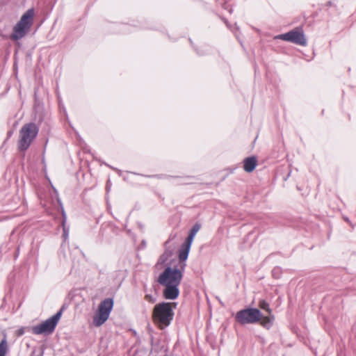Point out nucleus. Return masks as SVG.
Wrapping results in <instances>:
<instances>
[{
	"label": "nucleus",
	"mask_w": 356,
	"mask_h": 356,
	"mask_svg": "<svg viewBox=\"0 0 356 356\" xmlns=\"http://www.w3.org/2000/svg\"><path fill=\"white\" fill-rule=\"evenodd\" d=\"M181 268H172L168 266L159 275L157 282L164 286L163 296L167 300H175L179 295V286L183 277Z\"/></svg>",
	"instance_id": "nucleus-1"
},
{
	"label": "nucleus",
	"mask_w": 356,
	"mask_h": 356,
	"mask_svg": "<svg viewBox=\"0 0 356 356\" xmlns=\"http://www.w3.org/2000/svg\"><path fill=\"white\" fill-rule=\"evenodd\" d=\"M176 306L175 302H162L156 304L152 311V321L155 325L161 330L169 326L173 320V309Z\"/></svg>",
	"instance_id": "nucleus-2"
},
{
	"label": "nucleus",
	"mask_w": 356,
	"mask_h": 356,
	"mask_svg": "<svg viewBox=\"0 0 356 356\" xmlns=\"http://www.w3.org/2000/svg\"><path fill=\"white\" fill-rule=\"evenodd\" d=\"M34 15L33 8L29 9L22 15L20 20L13 27V32L10 35L11 40L17 41L26 35L33 24Z\"/></svg>",
	"instance_id": "nucleus-3"
},
{
	"label": "nucleus",
	"mask_w": 356,
	"mask_h": 356,
	"mask_svg": "<svg viewBox=\"0 0 356 356\" xmlns=\"http://www.w3.org/2000/svg\"><path fill=\"white\" fill-rule=\"evenodd\" d=\"M38 131L39 128L35 123L29 122L24 124L19 133V149L26 150L37 137Z\"/></svg>",
	"instance_id": "nucleus-4"
},
{
	"label": "nucleus",
	"mask_w": 356,
	"mask_h": 356,
	"mask_svg": "<svg viewBox=\"0 0 356 356\" xmlns=\"http://www.w3.org/2000/svg\"><path fill=\"white\" fill-rule=\"evenodd\" d=\"M113 307V300L111 298H106L99 303L98 310L93 317L95 326L99 327L107 321Z\"/></svg>",
	"instance_id": "nucleus-5"
},
{
	"label": "nucleus",
	"mask_w": 356,
	"mask_h": 356,
	"mask_svg": "<svg viewBox=\"0 0 356 356\" xmlns=\"http://www.w3.org/2000/svg\"><path fill=\"white\" fill-rule=\"evenodd\" d=\"M62 312L63 309H60L56 314L49 318L40 325L34 326L33 327V333L35 334H51L54 331L61 317Z\"/></svg>",
	"instance_id": "nucleus-6"
},
{
	"label": "nucleus",
	"mask_w": 356,
	"mask_h": 356,
	"mask_svg": "<svg viewBox=\"0 0 356 356\" xmlns=\"http://www.w3.org/2000/svg\"><path fill=\"white\" fill-rule=\"evenodd\" d=\"M235 318L240 324H254L261 318V312L256 308H248L238 311Z\"/></svg>",
	"instance_id": "nucleus-7"
},
{
	"label": "nucleus",
	"mask_w": 356,
	"mask_h": 356,
	"mask_svg": "<svg viewBox=\"0 0 356 356\" xmlns=\"http://www.w3.org/2000/svg\"><path fill=\"white\" fill-rule=\"evenodd\" d=\"M275 38L281 39L302 46L307 44V40L301 29H293L284 34L279 35Z\"/></svg>",
	"instance_id": "nucleus-8"
},
{
	"label": "nucleus",
	"mask_w": 356,
	"mask_h": 356,
	"mask_svg": "<svg viewBox=\"0 0 356 356\" xmlns=\"http://www.w3.org/2000/svg\"><path fill=\"white\" fill-rule=\"evenodd\" d=\"M169 241H167L165 243V251L159 257L158 261L156 264V267L158 269L170 266V264L168 263V261L173 254L174 248L169 245Z\"/></svg>",
	"instance_id": "nucleus-9"
},
{
	"label": "nucleus",
	"mask_w": 356,
	"mask_h": 356,
	"mask_svg": "<svg viewBox=\"0 0 356 356\" xmlns=\"http://www.w3.org/2000/svg\"><path fill=\"white\" fill-rule=\"evenodd\" d=\"M192 243H188V241H185L184 243L181 245V248L179 252V268L181 269L185 268L186 266V260L188 258V253L191 249Z\"/></svg>",
	"instance_id": "nucleus-10"
},
{
	"label": "nucleus",
	"mask_w": 356,
	"mask_h": 356,
	"mask_svg": "<svg viewBox=\"0 0 356 356\" xmlns=\"http://www.w3.org/2000/svg\"><path fill=\"white\" fill-rule=\"evenodd\" d=\"M257 164V161L256 157H248L243 161L244 170L247 172H251L255 169Z\"/></svg>",
	"instance_id": "nucleus-11"
},
{
	"label": "nucleus",
	"mask_w": 356,
	"mask_h": 356,
	"mask_svg": "<svg viewBox=\"0 0 356 356\" xmlns=\"http://www.w3.org/2000/svg\"><path fill=\"white\" fill-rule=\"evenodd\" d=\"M274 319V316L271 314L270 315L268 314V316L263 317L261 316L259 321H261L260 323L263 327L269 329L272 326Z\"/></svg>",
	"instance_id": "nucleus-12"
},
{
	"label": "nucleus",
	"mask_w": 356,
	"mask_h": 356,
	"mask_svg": "<svg viewBox=\"0 0 356 356\" xmlns=\"http://www.w3.org/2000/svg\"><path fill=\"white\" fill-rule=\"evenodd\" d=\"M200 229V225L196 223L195 224L193 227L191 228L190 233L186 238V241H188V243H192L193 241V238L195 236V234L197 233V232Z\"/></svg>",
	"instance_id": "nucleus-13"
},
{
	"label": "nucleus",
	"mask_w": 356,
	"mask_h": 356,
	"mask_svg": "<svg viewBox=\"0 0 356 356\" xmlns=\"http://www.w3.org/2000/svg\"><path fill=\"white\" fill-rule=\"evenodd\" d=\"M260 309L266 311L269 315L272 314V310L270 307L269 304L264 300H260L258 304Z\"/></svg>",
	"instance_id": "nucleus-14"
},
{
	"label": "nucleus",
	"mask_w": 356,
	"mask_h": 356,
	"mask_svg": "<svg viewBox=\"0 0 356 356\" xmlns=\"http://www.w3.org/2000/svg\"><path fill=\"white\" fill-rule=\"evenodd\" d=\"M8 350V344L6 339L4 338L0 342V356H6Z\"/></svg>",
	"instance_id": "nucleus-15"
},
{
	"label": "nucleus",
	"mask_w": 356,
	"mask_h": 356,
	"mask_svg": "<svg viewBox=\"0 0 356 356\" xmlns=\"http://www.w3.org/2000/svg\"><path fill=\"white\" fill-rule=\"evenodd\" d=\"M62 214H63V220L62 222L63 229V237L64 238V240L66 241L68 238L69 230H68V229H66V227L65 226V220H66V215L63 211Z\"/></svg>",
	"instance_id": "nucleus-16"
},
{
	"label": "nucleus",
	"mask_w": 356,
	"mask_h": 356,
	"mask_svg": "<svg viewBox=\"0 0 356 356\" xmlns=\"http://www.w3.org/2000/svg\"><path fill=\"white\" fill-rule=\"evenodd\" d=\"M145 299L149 303H154L156 300V297L150 294L145 295Z\"/></svg>",
	"instance_id": "nucleus-17"
},
{
	"label": "nucleus",
	"mask_w": 356,
	"mask_h": 356,
	"mask_svg": "<svg viewBox=\"0 0 356 356\" xmlns=\"http://www.w3.org/2000/svg\"><path fill=\"white\" fill-rule=\"evenodd\" d=\"M279 271H280V269H279V268H274V269L273 270V275H275V273L279 272Z\"/></svg>",
	"instance_id": "nucleus-18"
},
{
	"label": "nucleus",
	"mask_w": 356,
	"mask_h": 356,
	"mask_svg": "<svg viewBox=\"0 0 356 356\" xmlns=\"http://www.w3.org/2000/svg\"><path fill=\"white\" fill-rule=\"evenodd\" d=\"M332 5V3L331 1H328L327 3H326V6H331Z\"/></svg>",
	"instance_id": "nucleus-19"
}]
</instances>
